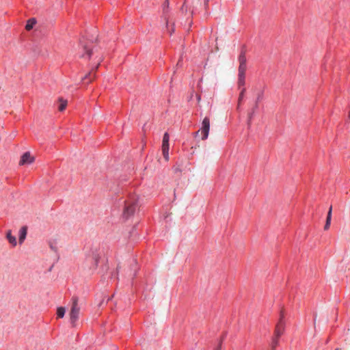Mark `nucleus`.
<instances>
[{"label": "nucleus", "instance_id": "obj_1", "mask_svg": "<svg viewBox=\"0 0 350 350\" xmlns=\"http://www.w3.org/2000/svg\"><path fill=\"white\" fill-rule=\"evenodd\" d=\"M138 207V198L136 196H131L126 201L123 211V216L129 218L132 216Z\"/></svg>", "mask_w": 350, "mask_h": 350}, {"label": "nucleus", "instance_id": "obj_2", "mask_svg": "<svg viewBox=\"0 0 350 350\" xmlns=\"http://www.w3.org/2000/svg\"><path fill=\"white\" fill-rule=\"evenodd\" d=\"M81 308L79 305L78 297L74 296L71 299L70 309L69 312L70 321L72 326H75L79 319Z\"/></svg>", "mask_w": 350, "mask_h": 350}, {"label": "nucleus", "instance_id": "obj_3", "mask_svg": "<svg viewBox=\"0 0 350 350\" xmlns=\"http://www.w3.org/2000/svg\"><path fill=\"white\" fill-rule=\"evenodd\" d=\"M209 129H210V120L208 117H205L202 122V128L201 131L202 133V140H205L207 139L209 133Z\"/></svg>", "mask_w": 350, "mask_h": 350}, {"label": "nucleus", "instance_id": "obj_4", "mask_svg": "<svg viewBox=\"0 0 350 350\" xmlns=\"http://www.w3.org/2000/svg\"><path fill=\"white\" fill-rule=\"evenodd\" d=\"M35 160V158L31 155L29 152H25L19 161L20 165H23L25 164H31Z\"/></svg>", "mask_w": 350, "mask_h": 350}, {"label": "nucleus", "instance_id": "obj_5", "mask_svg": "<svg viewBox=\"0 0 350 350\" xmlns=\"http://www.w3.org/2000/svg\"><path fill=\"white\" fill-rule=\"evenodd\" d=\"M284 329L285 323L278 322L274 331V336L273 338H278L279 340L280 337L283 334Z\"/></svg>", "mask_w": 350, "mask_h": 350}, {"label": "nucleus", "instance_id": "obj_6", "mask_svg": "<svg viewBox=\"0 0 350 350\" xmlns=\"http://www.w3.org/2000/svg\"><path fill=\"white\" fill-rule=\"evenodd\" d=\"M99 260V255L97 254V252H93L92 255L91 256L88 257L87 262L92 264L90 269H96L98 262Z\"/></svg>", "mask_w": 350, "mask_h": 350}, {"label": "nucleus", "instance_id": "obj_7", "mask_svg": "<svg viewBox=\"0 0 350 350\" xmlns=\"http://www.w3.org/2000/svg\"><path fill=\"white\" fill-rule=\"evenodd\" d=\"M258 107V104L257 103H255L254 106L251 109L250 111L248 113V124L250 125L251 121L254 116L257 109Z\"/></svg>", "mask_w": 350, "mask_h": 350}, {"label": "nucleus", "instance_id": "obj_8", "mask_svg": "<svg viewBox=\"0 0 350 350\" xmlns=\"http://www.w3.org/2000/svg\"><path fill=\"white\" fill-rule=\"evenodd\" d=\"M27 228L26 226H23L21 228L19 232V243L21 244L23 243L26 238Z\"/></svg>", "mask_w": 350, "mask_h": 350}, {"label": "nucleus", "instance_id": "obj_9", "mask_svg": "<svg viewBox=\"0 0 350 350\" xmlns=\"http://www.w3.org/2000/svg\"><path fill=\"white\" fill-rule=\"evenodd\" d=\"M6 237L10 244L12 245V246H16L17 244L16 239L14 236L12 234L11 230H8L6 233Z\"/></svg>", "mask_w": 350, "mask_h": 350}, {"label": "nucleus", "instance_id": "obj_10", "mask_svg": "<svg viewBox=\"0 0 350 350\" xmlns=\"http://www.w3.org/2000/svg\"><path fill=\"white\" fill-rule=\"evenodd\" d=\"M81 45L83 49L85 51L88 58H90L93 49L88 44H83L82 42H81Z\"/></svg>", "mask_w": 350, "mask_h": 350}, {"label": "nucleus", "instance_id": "obj_11", "mask_svg": "<svg viewBox=\"0 0 350 350\" xmlns=\"http://www.w3.org/2000/svg\"><path fill=\"white\" fill-rule=\"evenodd\" d=\"M245 84V75H238L237 85L239 89L244 88Z\"/></svg>", "mask_w": 350, "mask_h": 350}, {"label": "nucleus", "instance_id": "obj_12", "mask_svg": "<svg viewBox=\"0 0 350 350\" xmlns=\"http://www.w3.org/2000/svg\"><path fill=\"white\" fill-rule=\"evenodd\" d=\"M170 136L167 133H165L163 137L162 148H169Z\"/></svg>", "mask_w": 350, "mask_h": 350}, {"label": "nucleus", "instance_id": "obj_13", "mask_svg": "<svg viewBox=\"0 0 350 350\" xmlns=\"http://www.w3.org/2000/svg\"><path fill=\"white\" fill-rule=\"evenodd\" d=\"M36 23V21L35 18L29 19L27 21V23L25 26L26 30H27V31L31 30L33 27V26L35 25Z\"/></svg>", "mask_w": 350, "mask_h": 350}, {"label": "nucleus", "instance_id": "obj_14", "mask_svg": "<svg viewBox=\"0 0 350 350\" xmlns=\"http://www.w3.org/2000/svg\"><path fill=\"white\" fill-rule=\"evenodd\" d=\"M246 57L244 51H242L239 56V64L246 65Z\"/></svg>", "mask_w": 350, "mask_h": 350}, {"label": "nucleus", "instance_id": "obj_15", "mask_svg": "<svg viewBox=\"0 0 350 350\" xmlns=\"http://www.w3.org/2000/svg\"><path fill=\"white\" fill-rule=\"evenodd\" d=\"M241 90L240 92V94H239V98H238V107H240L241 104V102L244 98V95H245V88H241L239 89Z\"/></svg>", "mask_w": 350, "mask_h": 350}, {"label": "nucleus", "instance_id": "obj_16", "mask_svg": "<svg viewBox=\"0 0 350 350\" xmlns=\"http://www.w3.org/2000/svg\"><path fill=\"white\" fill-rule=\"evenodd\" d=\"M59 101L60 104H59V108H58V109H59V110L60 111H64V110L66 109V105H67V101H66V100L62 99V98H59Z\"/></svg>", "mask_w": 350, "mask_h": 350}, {"label": "nucleus", "instance_id": "obj_17", "mask_svg": "<svg viewBox=\"0 0 350 350\" xmlns=\"http://www.w3.org/2000/svg\"><path fill=\"white\" fill-rule=\"evenodd\" d=\"M65 312H66L65 308H64V307L57 308V317L63 318L65 314Z\"/></svg>", "mask_w": 350, "mask_h": 350}, {"label": "nucleus", "instance_id": "obj_18", "mask_svg": "<svg viewBox=\"0 0 350 350\" xmlns=\"http://www.w3.org/2000/svg\"><path fill=\"white\" fill-rule=\"evenodd\" d=\"M246 69H247L246 65L239 64V70H239L238 75H245Z\"/></svg>", "mask_w": 350, "mask_h": 350}, {"label": "nucleus", "instance_id": "obj_19", "mask_svg": "<svg viewBox=\"0 0 350 350\" xmlns=\"http://www.w3.org/2000/svg\"><path fill=\"white\" fill-rule=\"evenodd\" d=\"M279 340L278 338H273L271 343V349L275 350L276 347L278 345Z\"/></svg>", "mask_w": 350, "mask_h": 350}, {"label": "nucleus", "instance_id": "obj_20", "mask_svg": "<svg viewBox=\"0 0 350 350\" xmlns=\"http://www.w3.org/2000/svg\"><path fill=\"white\" fill-rule=\"evenodd\" d=\"M94 77H95V72L94 70H92L83 78V80H85L86 79H90V81H92L94 79Z\"/></svg>", "mask_w": 350, "mask_h": 350}, {"label": "nucleus", "instance_id": "obj_21", "mask_svg": "<svg viewBox=\"0 0 350 350\" xmlns=\"http://www.w3.org/2000/svg\"><path fill=\"white\" fill-rule=\"evenodd\" d=\"M163 154L166 161L169 159V148H162Z\"/></svg>", "mask_w": 350, "mask_h": 350}, {"label": "nucleus", "instance_id": "obj_22", "mask_svg": "<svg viewBox=\"0 0 350 350\" xmlns=\"http://www.w3.org/2000/svg\"><path fill=\"white\" fill-rule=\"evenodd\" d=\"M332 219L329 217H327L326 222L324 226V230H327L329 228Z\"/></svg>", "mask_w": 350, "mask_h": 350}, {"label": "nucleus", "instance_id": "obj_23", "mask_svg": "<svg viewBox=\"0 0 350 350\" xmlns=\"http://www.w3.org/2000/svg\"><path fill=\"white\" fill-rule=\"evenodd\" d=\"M278 322H281L282 323H285V321H284V312L283 310H282L280 311V319H279V321Z\"/></svg>", "mask_w": 350, "mask_h": 350}, {"label": "nucleus", "instance_id": "obj_24", "mask_svg": "<svg viewBox=\"0 0 350 350\" xmlns=\"http://www.w3.org/2000/svg\"><path fill=\"white\" fill-rule=\"evenodd\" d=\"M332 206H331L329 208L327 217H329L332 219Z\"/></svg>", "mask_w": 350, "mask_h": 350}, {"label": "nucleus", "instance_id": "obj_25", "mask_svg": "<svg viewBox=\"0 0 350 350\" xmlns=\"http://www.w3.org/2000/svg\"><path fill=\"white\" fill-rule=\"evenodd\" d=\"M262 96V93H259V94H258V96H257V98H256V103H258V102L259 100H261Z\"/></svg>", "mask_w": 350, "mask_h": 350}, {"label": "nucleus", "instance_id": "obj_26", "mask_svg": "<svg viewBox=\"0 0 350 350\" xmlns=\"http://www.w3.org/2000/svg\"><path fill=\"white\" fill-rule=\"evenodd\" d=\"M197 99H198V101L200 102V95H197Z\"/></svg>", "mask_w": 350, "mask_h": 350}, {"label": "nucleus", "instance_id": "obj_27", "mask_svg": "<svg viewBox=\"0 0 350 350\" xmlns=\"http://www.w3.org/2000/svg\"><path fill=\"white\" fill-rule=\"evenodd\" d=\"M208 0H205L204 1V4H205L206 7L208 5Z\"/></svg>", "mask_w": 350, "mask_h": 350}, {"label": "nucleus", "instance_id": "obj_28", "mask_svg": "<svg viewBox=\"0 0 350 350\" xmlns=\"http://www.w3.org/2000/svg\"><path fill=\"white\" fill-rule=\"evenodd\" d=\"M174 31V29L173 27H172L171 30H170V34H172V33Z\"/></svg>", "mask_w": 350, "mask_h": 350}, {"label": "nucleus", "instance_id": "obj_29", "mask_svg": "<svg viewBox=\"0 0 350 350\" xmlns=\"http://www.w3.org/2000/svg\"><path fill=\"white\" fill-rule=\"evenodd\" d=\"M165 6H168V1H167V2L165 3Z\"/></svg>", "mask_w": 350, "mask_h": 350}, {"label": "nucleus", "instance_id": "obj_30", "mask_svg": "<svg viewBox=\"0 0 350 350\" xmlns=\"http://www.w3.org/2000/svg\"><path fill=\"white\" fill-rule=\"evenodd\" d=\"M221 344L220 343L219 345V349L221 348Z\"/></svg>", "mask_w": 350, "mask_h": 350}, {"label": "nucleus", "instance_id": "obj_31", "mask_svg": "<svg viewBox=\"0 0 350 350\" xmlns=\"http://www.w3.org/2000/svg\"><path fill=\"white\" fill-rule=\"evenodd\" d=\"M81 57H85V55H83V54Z\"/></svg>", "mask_w": 350, "mask_h": 350}, {"label": "nucleus", "instance_id": "obj_32", "mask_svg": "<svg viewBox=\"0 0 350 350\" xmlns=\"http://www.w3.org/2000/svg\"><path fill=\"white\" fill-rule=\"evenodd\" d=\"M335 350H340V349L337 348V349H336Z\"/></svg>", "mask_w": 350, "mask_h": 350}, {"label": "nucleus", "instance_id": "obj_33", "mask_svg": "<svg viewBox=\"0 0 350 350\" xmlns=\"http://www.w3.org/2000/svg\"><path fill=\"white\" fill-rule=\"evenodd\" d=\"M349 117H350V111H349Z\"/></svg>", "mask_w": 350, "mask_h": 350}]
</instances>
